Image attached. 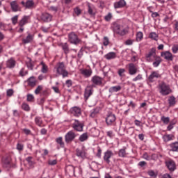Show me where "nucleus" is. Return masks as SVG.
Masks as SVG:
<instances>
[{
	"label": "nucleus",
	"instance_id": "1",
	"mask_svg": "<svg viewBox=\"0 0 178 178\" xmlns=\"http://www.w3.org/2000/svg\"><path fill=\"white\" fill-rule=\"evenodd\" d=\"M56 73L58 76H63V78L69 76V72L66 70V66L65 65V63L59 62L58 63L55 67Z\"/></svg>",
	"mask_w": 178,
	"mask_h": 178
},
{
	"label": "nucleus",
	"instance_id": "2",
	"mask_svg": "<svg viewBox=\"0 0 178 178\" xmlns=\"http://www.w3.org/2000/svg\"><path fill=\"white\" fill-rule=\"evenodd\" d=\"M159 93L163 96L169 95L173 92V90L170 88V86L164 81H162L159 84Z\"/></svg>",
	"mask_w": 178,
	"mask_h": 178
},
{
	"label": "nucleus",
	"instance_id": "3",
	"mask_svg": "<svg viewBox=\"0 0 178 178\" xmlns=\"http://www.w3.org/2000/svg\"><path fill=\"white\" fill-rule=\"evenodd\" d=\"M68 41L70 44H73L74 45H77L81 42L77 34L74 32H71L68 34Z\"/></svg>",
	"mask_w": 178,
	"mask_h": 178
},
{
	"label": "nucleus",
	"instance_id": "4",
	"mask_svg": "<svg viewBox=\"0 0 178 178\" xmlns=\"http://www.w3.org/2000/svg\"><path fill=\"white\" fill-rule=\"evenodd\" d=\"M156 49L155 47L152 48L147 54H145V59L147 62H154V59L156 58Z\"/></svg>",
	"mask_w": 178,
	"mask_h": 178
},
{
	"label": "nucleus",
	"instance_id": "5",
	"mask_svg": "<svg viewBox=\"0 0 178 178\" xmlns=\"http://www.w3.org/2000/svg\"><path fill=\"white\" fill-rule=\"evenodd\" d=\"M54 18V16L52 14H50L47 12L42 13L40 19L41 22H43V23H51L52 22V19Z\"/></svg>",
	"mask_w": 178,
	"mask_h": 178
},
{
	"label": "nucleus",
	"instance_id": "6",
	"mask_svg": "<svg viewBox=\"0 0 178 178\" xmlns=\"http://www.w3.org/2000/svg\"><path fill=\"white\" fill-rule=\"evenodd\" d=\"M128 73L129 76H135L138 73V67L134 63H131L128 64Z\"/></svg>",
	"mask_w": 178,
	"mask_h": 178
},
{
	"label": "nucleus",
	"instance_id": "7",
	"mask_svg": "<svg viewBox=\"0 0 178 178\" xmlns=\"http://www.w3.org/2000/svg\"><path fill=\"white\" fill-rule=\"evenodd\" d=\"M113 30L114 33H115V34H118V35L123 36L127 34V31L126 29H124L123 26L119 24L115 25Z\"/></svg>",
	"mask_w": 178,
	"mask_h": 178
},
{
	"label": "nucleus",
	"instance_id": "8",
	"mask_svg": "<svg viewBox=\"0 0 178 178\" xmlns=\"http://www.w3.org/2000/svg\"><path fill=\"white\" fill-rule=\"evenodd\" d=\"M76 137H77L76 133L73 131H70L65 136V141L67 144H69V143H72Z\"/></svg>",
	"mask_w": 178,
	"mask_h": 178
},
{
	"label": "nucleus",
	"instance_id": "9",
	"mask_svg": "<svg viewBox=\"0 0 178 178\" xmlns=\"http://www.w3.org/2000/svg\"><path fill=\"white\" fill-rule=\"evenodd\" d=\"M116 122V115L112 113H108L106 118V123L107 126H113Z\"/></svg>",
	"mask_w": 178,
	"mask_h": 178
},
{
	"label": "nucleus",
	"instance_id": "10",
	"mask_svg": "<svg viewBox=\"0 0 178 178\" xmlns=\"http://www.w3.org/2000/svg\"><path fill=\"white\" fill-rule=\"evenodd\" d=\"M112 156H113V152H112V150L108 149L104 153L103 159L107 165L111 163V158H112Z\"/></svg>",
	"mask_w": 178,
	"mask_h": 178
},
{
	"label": "nucleus",
	"instance_id": "11",
	"mask_svg": "<svg viewBox=\"0 0 178 178\" xmlns=\"http://www.w3.org/2000/svg\"><path fill=\"white\" fill-rule=\"evenodd\" d=\"M21 4L25 9H34L35 8V3L33 0H28L26 2L22 1Z\"/></svg>",
	"mask_w": 178,
	"mask_h": 178
},
{
	"label": "nucleus",
	"instance_id": "12",
	"mask_svg": "<svg viewBox=\"0 0 178 178\" xmlns=\"http://www.w3.org/2000/svg\"><path fill=\"white\" fill-rule=\"evenodd\" d=\"M162 76L158 71L152 72L151 74L148 76V81L149 83H154L156 79H161Z\"/></svg>",
	"mask_w": 178,
	"mask_h": 178
},
{
	"label": "nucleus",
	"instance_id": "13",
	"mask_svg": "<svg viewBox=\"0 0 178 178\" xmlns=\"http://www.w3.org/2000/svg\"><path fill=\"white\" fill-rule=\"evenodd\" d=\"M93 91H94V90L92 88V85L88 86L86 88L85 92H84L85 101H87L90 98V97H91V95H92Z\"/></svg>",
	"mask_w": 178,
	"mask_h": 178
},
{
	"label": "nucleus",
	"instance_id": "14",
	"mask_svg": "<svg viewBox=\"0 0 178 178\" xmlns=\"http://www.w3.org/2000/svg\"><path fill=\"white\" fill-rule=\"evenodd\" d=\"M84 127V124L80 122V121L77 120H74V122L72 124V129L76 131H83V129Z\"/></svg>",
	"mask_w": 178,
	"mask_h": 178
},
{
	"label": "nucleus",
	"instance_id": "15",
	"mask_svg": "<svg viewBox=\"0 0 178 178\" xmlns=\"http://www.w3.org/2000/svg\"><path fill=\"white\" fill-rule=\"evenodd\" d=\"M70 113L75 116L76 118H79L81 116V108L79 106H74L71 108Z\"/></svg>",
	"mask_w": 178,
	"mask_h": 178
},
{
	"label": "nucleus",
	"instance_id": "16",
	"mask_svg": "<svg viewBox=\"0 0 178 178\" xmlns=\"http://www.w3.org/2000/svg\"><path fill=\"white\" fill-rule=\"evenodd\" d=\"M165 166H167L170 172H175L176 170V163L173 160L165 161Z\"/></svg>",
	"mask_w": 178,
	"mask_h": 178
},
{
	"label": "nucleus",
	"instance_id": "17",
	"mask_svg": "<svg viewBox=\"0 0 178 178\" xmlns=\"http://www.w3.org/2000/svg\"><path fill=\"white\" fill-rule=\"evenodd\" d=\"M104 81V79L100 77L98 75H95L92 77L91 81L95 86H102V81Z\"/></svg>",
	"mask_w": 178,
	"mask_h": 178
},
{
	"label": "nucleus",
	"instance_id": "18",
	"mask_svg": "<svg viewBox=\"0 0 178 178\" xmlns=\"http://www.w3.org/2000/svg\"><path fill=\"white\" fill-rule=\"evenodd\" d=\"M87 6H88V13L90 16H95V15H97V8H95V6L90 3H88Z\"/></svg>",
	"mask_w": 178,
	"mask_h": 178
},
{
	"label": "nucleus",
	"instance_id": "19",
	"mask_svg": "<svg viewBox=\"0 0 178 178\" xmlns=\"http://www.w3.org/2000/svg\"><path fill=\"white\" fill-rule=\"evenodd\" d=\"M161 56L164 58L165 60H173V54L169 51H163L161 53Z\"/></svg>",
	"mask_w": 178,
	"mask_h": 178
},
{
	"label": "nucleus",
	"instance_id": "20",
	"mask_svg": "<svg viewBox=\"0 0 178 178\" xmlns=\"http://www.w3.org/2000/svg\"><path fill=\"white\" fill-rule=\"evenodd\" d=\"M10 6L11 8V10L13 12H21L22 8L20 6H19V4H17V1H13L10 3Z\"/></svg>",
	"mask_w": 178,
	"mask_h": 178
},
{
	"label": "nucleus",
	"instance_id": "21",
	"mask_svg": "<svg viewBox=\"0 0 178 178\" xmlns=\"http://www.w3.org/2000/svg\"><path fill=\"white\" fill-rule=\"evenodd\" d=\"M33 40L34 34L27 32V36L22 39V42L23 44H30V42H33Z\"/></svg>",
	"mask_w": 178,
	"mask_h": 178
},
{
	"label": "nucleus",
	"instance_id": "22",
	"mask_svg": "<svg viewBox=\"0 0 178 178\" xmlns=\"http://www.w3.org/2000/svg\"><path fill=\"white\" fill-rule=\"evenodd\" d=\"M100 111L101 108H99V107H96L90 111L89 116L92 118V119H95L96 118H98Z\"/></svg>",
	"mask_w": 178,
	"mask_h": 178
},
{
	"label": "nucleus",
	"instance_id": "23",
	"mask_svg": "<svg viewBox=\"0 0 178 178\" xmlns=\"http://www.w3.org/2000/svg\"><path fill=\"white\" fill-rule=\"evenodd\" d=\"M76 155L81 159H86L87 158V153L83 149H76Z\"/></svg>",
	"mask_w": 178,
	"mask_h": 178
},
{
	"label": "nucleus",
	"instance_id": "24",
	"mask_svg": "<svg viewBox=\"0 0 178 178\" xmlns=\"http://www.w3.org/2000/svg\"><path fill=\"white\" fill-rule=\"evenodd\" d=\"M30 15H25L24 16L21 20L19 22V27H24L25 24H27L29 23V21L30 20Z\"/></svg>",
	"mask_w": 178,
	"mask_h": 178
},
{
	"label": "nucleus",
	"instance_id": "25",
	"mask_svg": "<svg viewBox=\"0 0 178 178\" xmlns=\"http://www.w3.org/2000/svg\"><path fill=\"white\" fill-rule=\"evenodd\" d=\"M16 66V60L13 58H10L6 61V67L8 69H13Z\"/></svg>",
	"mask_w": 178,
	"mask_h": 178
},
{
	"label": "nucleus",
	"instance_id": "26",
	"mask_svg": "<svg viewBox=\"0 0 178 178\" xmlns=\"http://www.w3.org/2000/svg\"><path fill=\"white\" fill-rule=\"evenodd\" d=\"M169 147L171 152H178V138L177 141L170 143Z\"/></svg>",
	"mask_w": 178,
	"mask_h": 178
},
{
	"label": "nucleus",
	"instance_id": "27",
	"mask_svg": "<svg viewBox=\"0 0 178 178\" xmlns=\"http://www.w3.org/2000/svg\"><path fill=\"white\" fill-rule=\"evenodd\" d=\"M28 86L29 87H34L37 86V80L35 79V76H31L27 79Z\"/></svg>",
	"mask_w": 178,
	"mask_h": 178
},
{
	"label": "nucleus",
	"instance_id": "28",
	"mask_svg": "<svg viewBox=\"0 0 178 178\" xmlns=\"http://www.w3.org/2000/svg\"><path fill=\"white\" fill-rule=\"evenodd\" d=\"M126 6V1L124 0H120L119 1L114 3V8L115 9H119L120 8H124Z\"/></svg>",
	"mask_w": 178,
	"mask_h": 178
},
{
	"label": "nucleus",
	"instance_id": "29",
	"mask_svg": "<svg viewBox=\"0 0 178 178\" xmlns=\"http://www.w3.org/2000/svg\"><path fill=\"white\" fill-rule=\"evenodd\" d=\"M80 72L85 77H90L91 74H92V70L91 68L81 70Z\"/></svg>",
	"mask_w": 178,
	"mask_h": 178
},
{
	"label": "nucleus",
	"instance_id": "30",
	"mask_svg": "<svg viewBox=\"0 0 178 178\" xmlns=\"http://www.w3.org/2000/svg\"><path fill=\"white\" fill-rule=\"evenodd\" d=\"M26 65L28 69H29V70H33L34 69V64H33V60H31V58H26Z\"/></svg>",
	"mask_w": 178,
	"mask_h": 178
},
{
	"label": "nucleus",
	"instance_id": "31",
	"mask_svg": "<svg viewBox=\"0 0 178 178\" xmlns=\"http://www.w3.org/2000/svg\"><path fill=\"white\" fill-rule=\"evenodd\" d=\"M104 58L107 60H111L112 59H115L116 53L113 51L109 52L107 54L104 55Z\"/></svg>",
	"mask_w": 178,
	"mask_h": 178
},
{
	"label": "nucleus",
	"instance_id": "32",
	"mask_svg": "<svg viewBox=\"0 0 178 178\" xmlns=\"http://www.w3.org/2000/svg\"><path fill=\"white\" fill-rule=\"evenodd\" d=\"M121 90L122 86H112L109 88L108 92H110V94H113V92H118V91H120Z\"/></svg>",
	"mask_w": 178,
	"mask_h": 178
},
{
	"label": "nucleus",
	"instance_id": "33",
	"mask_svg": "<svg viewBox=\"0 0 178 178\" xmlns=\"http://www.w3.org/2000/svg\"><path fill=\"white\" fill-rule=\"evenodd\" d=\"M174 138L175 136H173V134H165L163 136V140L165 143L172 141Z\"/></svg>",
	"mask_w": 178,
	"mask_h": 178
},
{
	"label": "nucleus",
	"instance_id": "34",
	"mask_svg": "<svg viewBox=\"0 0 178 178\" xmlns=\"http://www.w3.org/2000/svg\"><path fill=\"white\" fill-rule=\"evenodd\" d=\"M154 62H153V66L154 67H158V66H159V65H161V63H162V58H161V56H157L155 58H154Z\"/></svg>",
	"mask_w": 178,
	"mask_h": 178
},
{
	"label": "nucleus",
	"instance_id": "35",
	"mask_svg": "<svg viewBox=\"0 0 178 178\" xmlns=\"http://www.w3.org/2000/svg\"><path fill=\"white\" fill-rule=\"evenodd\" d=\"M118 156H120V158H126V156H127V152H126V147L120 149L118 151Z\"/></svg>",
	"mask_w": 178,
	"mask_h": 178
},
{
	"label": "nucleus",
	"instance_id": "36",
	"mask_svg": "<svg viewBox=\"0 0 178 178\" xmlns=\"http://www.w3.org/2000/svg\"><path fill=\"white\" fill-rule=\"evenodd\" d=\"M149 38H150V40H153V41H158L159 35L155 32H151L149 34Z\"/></svg>",
	"mask_w": 178,
	"mask_h": 178
},
{
	"label": "nucleus",
	"instance_id": "37",
	"mask_svg": "<svg viewBox=\"0 0 178 178\" xmlns=\"http://www.w3.org/2000/svg\"><path fill=\"white\" fill-rule=\"evenodd\" d=\"M79 141L81 143H84V141H87L88 140V133L86 132L81 134L79 138Z\"/></svg>",
	"mask_w": 178,
	"mask_h": 178
},
{
	"label": "nucleus",
	"instance_id": "38",
	"mask_svg": "<svg viewBox=\"0 0 178 178\" xmlns=\"http://www.w3.org/2000/svg\"><path fill=\"white\" fill-rule=\"evenodd\" d=\"M66 172H67L70 175L74 174L76 172L75 168L73 165H67L65 168Z\"/></svg>",
	"mask_w": 178,
	"mask_h": 178
},
{
	"label": "nucleus",
	"instance_id": "39",
	"mask_svg": "<svg viewBox=\"0 0 178 178\" xmlns=\"http://www.w3.org/2000/svg\"><path fill=\"white\" fill-rule=\"evenodd\" d=\"M169 106H175L176 105V97L170 96L168 99Z\"/></svg>",
	"mask_w": 178,
	"mask_h": 178
},
{
	"label": "nucleus",
	"instance_id": "40",
	"mask_svg": "<svg viewBox=\"0 0 178 178\" xmlns=\"http://www.w3.org/2000/svg\"><path fill=\"white\" fill-rule=\"evenodd\" d=\"M56 142L57 144L60 145V147L61 148H65V142H63V138L62 136H60L56 139Z\"/></svg>",
	"mask_w": 178,
	"mask_h": 178
},
{
	"label": "nucleus",
	"instance_id": "41",
	"mask_svg": "<svg viewBox=\"0 0 178 178\" xmlns=\"http://www.w3.org/2000/svg\"><path fill=\"white\" fill-rule=\"evenodd\" d=\"M21 108L23 111H25V112H30V110H31L30 106L29 105V104L26 102L22 103Z\"/></svg>",
	"mask_w": 178,
	"mask_h": 178
},
{
	"label": "nucleus",
	"instance_id": "42",
	"mask_svg": "<svg viewBox=\"0 0 178 178\" xmlns=\"http://www.w3.org/2000/svg\"><path fill=\"white\" fill-rule=\"evenodd\" d=\"M61 48L64 51V54H65L66 55H67V54H69L70 50H69V44H67V43H64L63 44H61Z\"/></svg>",
	"mask_w": 178,
	"mask_h": 178
},
{
	"label": "nucleus",
	"instance_id": "43",
	"mask_svg": "<svg viewBox=\"0 0 178 178\" xmlns=\"http://www.w3.org/2000/svg\"><path fill=\"white\" fill-rule=\"evenodd\" d=\"M40 65H42V69H41L42 73H44V74L48 73V66L45 65V63L42 61L40 63Z\"/></svg>",
	"mask_w": 178,
	"mask_h": 178
},
{
	"label": "nucleus",
	"instance_id": "44",
	"mask_svg": "<svg viewBox=\"0 0 178 178\" xmlns=\"http://www.w3.org/2000/svg\"><path fill=\"white\" fill-rule=\"evenodd\" d=\"M35 122L39 127H42V118H41V117H35Z\"/></svg>",
	"mask_w": 178,
	"mask_h": 178
},
{
	"label": "nucleus",
	"instance_id": "45",
	"mask_svg": "<svg viewBox=\"0 0 178 178\" xmlns=\"http://www.w3.org/2000/svg\"><path fill=\"white\" fill-rule=\"evenodd\" d=\"M26 162L28 163V165L31 167V168H34V161H33V156H28L26 159Z\"/></svg>",
	"mask_w": 178,
	"mask_h": 178
},
{
	"label": "nucleus",
	"instance_id": "46",
	"mask_svg": "<svg viewBox=\"0 0 178 178\" xmlns=\"http://www.w3.org/2000/svg\"><path fill=\"white\" fill-rule=\"evenodd\" d=\"M147 175L150 177H153V178H156L158 177V172H155V171H154V170H149L147 171Z\"/></svg>",
	"mask_w": 178,
	"mask_h": 178
},
{
	"label": "nucleus",
	"instance_id": "47",
	"mask_svg": "<svg viewBox=\"0 0 178 178\" xmlns=\"http://www.w3.org/2000/svg\"><path fill=\"white\" fill-rule=\"evenodd\" d=\"M143 38H144V34L143 32L139 31L136 33V41L138 42L140 41H142Z\"/></svg>",
	"mask_w": 178,
	"mask_h": 178
},
{
	"label": "nucleus",
	"instance_id": "48",
	"mask_svg": "<svg viewBox=\"0 0 178 178\" xmlns=\"http://www.w3.org/2000/svg\"><path fill=\"white\" fill-rule=\"evenodd\" d=\"M161 158H162V155H158L156 154H152L151 156H150V161H154L155 162H156V161H158V159H159V156Z\"/></svg>",
	"mask_w": 178,
	"mask_h": 178
},
{
	"label": "nucleus",
	"instance_id": "49",
	"mask_svg": "<svg viewBox=\"0 0 178 178\" xmlns=\"http://www.w3.org/2000/svg\"><path fill=\"white\" fill-rule=\"evenodd\" d=\"M161 120L164 124H169V122H170V118L169 117L162 116Z\"/></svg>",
	"mask_w": 178,
	"mask_h": 178
},
{
	"label": "nucleus",
	"instance_id": "50",
	"mask_svg": "<svg viewBox=\"0 0 178 178\" xmlns=\"http://www.w3.org/2000/svg\"><path fill=\"white\" fill-rule=\"evenodd\" d=\"M26 74H29V71L26 70L25 68H22L19 71V76H21V77H24Z\"/></svg>",
	"mask_w": 178,
	"mask_h": 178
},
{
	"label": "nucleus",
	"instance_id": "51",
	"mask_svg": "<svg viewBox=\"0 0 178 178\" xmlns=\"http://www.w3.org/2000/svg\"><path fill=\"white\" fill-rule=\"evenodd\" d=\"M19 20V15H15L11 18V22L13 26H16L17 24V21Z\"/></svg>",
	"mask_w": 178,
	"mask_h": 178
},
{
	"label": "nucleus",
	"instance_id": "52",
	"mask_svg": "<svg viewBox=\"0 0 178 178\" xmlns=\"http://www.w3.org/2000/svg\"><path fill=\"white\" fill-rule=\"evenodd\" d=\"M26 101L28 102H34V95L31 94H28L26 95Z\"/></svg>",
	"mask_w": 178,
	"mask_h": 178
},
{
	"label": "nucleus",
	"instance_id": "53",
	"mask_svg": "<svg viewBox=\"0 0 178 178\" xmlns=\"http://www.w3.org/2000/svg\"><path fill=\"white\" fill-rule=\"evenodd\" d=\"M42 88H44V87L42 86V85H39L36 89L35 90V94L36 95H38V94H40V92H41V91H42Z\"/></svg>",
	"mask_w": 178,
	"mask_h": 178
},
{
	"label": "nucleus",
	"instance_id": "54",
	"mask_svg": "<svg viewBox=\"0 0 178 178\" xmlns=\"http://www.w3.org/2000/svg\"><path fill=\"white\" fill-rule=\"evenodd\" d=\"M103 45H104V47L109 45V38L107 36H104L103 38Z\"/></svg>",
	"mask_w": 178,
	"mask_h": 178
},
{
	"label": "nucleus",
	"instance_id": "55",
	"mask_svg": "<svg viewBox=\"0 0 178 178\" xmlns=\"http://www.w3.org/2000/svg\"><path fill=\"white\" fill-rule=\"evenodd\" d=\"M102 155V149H101V147L99 146L97 147V152L96 154V156L97 158L101 159V156Z\"/></svg>",
	"mask_w": 178,
	"mask_h": 178
},
{
	"label": "nucleus",
	"instance_id": "56",
	"mask_svg": "<svg viewBox=\"0 0 178 178\" xmlns=\"http://www.w3.org/2000/svg\"><path fill=\"white\" fill-rule=\"evenodd\" d=\"M74 12L76 16H80V15H81V10L79 7L74 8Z\"/></svg>",
	"mask_w": 178,
	"mask_h": 178
},
{
	"label": "nucleus",
	"instance_id": "57",
	"mask_svg": "<svg viewBox=\"0 0 178 178\" xmlns=\"http://www.w3.org/2000/svg\"><path fill=\"white\" fill-rule=\"evenodd\" d=\"M126 72V70L124 68H120L118 70V75L120 77H123V74Z\"/></svg>",
	"mask_w": 178,
	"mask_h": 178
},
{
	"label": "nucleus",
	"instance_id": "58",
	"mask_svg": "<svg viewBox=\"0 0 178 178\" xmlns=\"http://www.w3.org/2000/svg\"><path fill=\"white\" fill-rule=\"evenodd\" d=\"M111 19H112V13H108V15L104 17V20H106V22H111Z\"/></svg>",
	"mask_w": 178,
	"mask_h": 178
},
{
	"label": "nucleus",
	"instance_id": "59",
	"mask_svg": "<svg viewBox=\"0 0 178 178\" xmlns=\"http://www.w3.org/2000/svg\"><path fill=\"white\" fill-rule=\"evenodd\" d=\"M139 80H143V75L141 74H138L135 78L132 79V81H138Z\"/></svg>",
	"mask_w": 178,
	"mask_h": 178
},
{
	"label": "nucleus",
	"instance_id": "60",
	"mask_svg": "<svg viewBox=\"0 0 178 178\" xmlns=\"http://www.w3.org/2000/svg\"><path fill=\"white\" fill-rule=\"evenodd\" d=\"M107 134V137H108L109 138H113V137H115V134L113 133V131H108L106 132Z\"/></svg>",
	"mask_w": 178,
	"mask_h": 178
},
{
	"label": "nucleus",
	"instance_id": "61",
	"mask_svg": "<svg viewBox=\"0 0 178 178\" xmlns=\"http://www.w3.org/2000/svg\"><path fill=\"white\" fill-rule=\"evenodd\" d=\"M16 148L17 151L21 152V151H23V149H24V145L23 144L17 143Z\"/></svg>",
	"mask_w": 178,
	"mask_h": 178
},
{
	"label": "nucleus",
	"instance_id": "62",
	"mask_svg": "<svg viewBox=\"0 0 178 178\" xmlns=\"http://www.w3.org/2000/svg\"><path fill=\"white\" fill-rule=\"evenodd\" d=\"M143 158L145 159V161H151V156L148 155V153H144Z\"/></svg>",
	"mask_w": 178,
	"mask_h": 178
},
{
	"label": "nucleus",
	"instance_id": "63",
	"mask_svg": "<svg viewBox=\"0 0 178 178\" xmlns=\"http://www.w3.org/2000/svg\"><path fill=\"white\" fill-rule=\"evenodd\" d=\"M172 54H177L178 51V44H175L172 47Z\"/></svg>",
	"mask_w": 178,
	"mask_h": 178
},
{
	"label": "nucleus",
	"instance_id": "64",
	"mask_svg": "<svg viewBox=\"0 0 178 178\" xmlns=\"http://www.w3.org/2000/svg\"><path fill=\"white\" fill-rule=\"evenodd\" d=\"M15 91H13V89H8L6 92L7 97H12Z\"/></svg>",
	"mask_w": 178,
	"mask_h": 178
}]
</instances>
